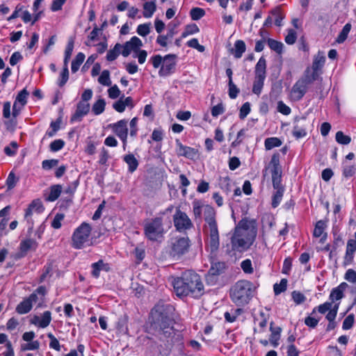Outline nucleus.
Returning a JSON list of instances; mask_svg holds the SVG:
<instances>
[{"mask_svg": "<svg viewBox=\"0 0 356 356\" xmlns=\"http://www.w3.org/2000/svg\"><path fill=\"white\" fill-rule=\"evenodd\" d=\"M172 285L177 296H191L199 298L204 293V287L200 276L191 270L183 272L173 278Z\"/></svg>", "mask_w": 356, "mask_h": 356, "instance_id": "f257e3e1", "label": "nucleus"}, {"mask_svg": "<svg viewBox=\"0 0 356 356\" xmlns=\"http://www.w3.org/2000/svg\"><path fill=\"white\" fill-rule=\"evenodd\" d=\"M151 328L161 339L168 340L176 334L173 326L175 321L166 307L156 305L151 311Z\"/></svg>", "mask_w": 356, "mask_h": 356, "instance_id": "f03ea898", "label": "nucleus"}, {"mask_svg": "<svg viewBox=\"0 0 356 356\" xmlns=\"http://www.w3.org/2000/svg\"><path fill=\"white\" fill-rule=\"evenodd\" d=\"M256 288L255 285L250 281L246 280H238L230 289V298L236 305L244 306L254 296Z\"/></svg>", "mask_w": 356, "mask_h": 356, "instance_id": "7ed1b4c3", "label": "nucleus"}, {"mask_svg": "<svg viewBox=\"0 0 356 356\" xmlns=\"http://www.w3.org/2000/svg\"><path fill=\"white\" fill-rule=\"evenodd\" d=\"M254 236H251L247 229L236 227L231 238L232 249L242 252L247 250L253 243Z\"/></svg>", "mask_w": 356, "mask_h": 356, "instance_id": "20e7f679", "label": "nucleus"}, {"mask_svg": "<svg viewBox=\"0 0 356 356\" xmlns=\"http://www.w3.org/2000/svg\"><path fill=\"white\" fill-rule=\"evenodd\" d=\"M310 69L307 68L304 76L298 80L293 86L290 97L293 101H300L305 95L307 91L308 86L312 83L315 80V74L309 75Z\"/></svg>", "mask_w": 356, "mask_h": 356, "instance_id": "39448f33", "label": "nucleus"}, {"mask_svg": "<svg viewBox=\"0 0 356 356\" xmlns=\"http://www.w3.org/2000/svg\"><path fill=\"white\" fill-rule=\"evenodd\" d=\"M164 233L162 216L152 218L144 225V234L149 241H156L163 238Z\"/></svg>", "mask_w": 356, "mask_h": 356, "instance_id": "423d86ee", "label": "nucleus"}, {"mask_svg": "<svg viewBox=\"0 0 356 356\" xmlns=\"http://www.w3.org/2000/svg\"><path fill=\"white\" fill-rule=\"evenodd\" d=\"M92 227L87 222H82L76 228L72 236V246L74 249H82L89 242Z\"/></svg>", "mask_w": 356, "mask_h": 356, "instance_id": "0eeeda50", "label": "nucleus"}, {"mask_svg": "<svg viewBox=\"0 0 356 356\" xmlns=\"http://www.w3.org/2000/svg\"><path fill=\"white\" fill-rule=\"evenodd\" d=\"M46 293V287L44 286H40L28 298H24L17 305L16 312L19 314H25L29 313L31 310L33 303H36L38 301V296H40V299L42 300Z\"/></svg>", "mask_w": 356, "mask_h": 356, "instance_id": "6e6552de", "label": "nucleus"}, {"mask_svg": "<svg viewBox=\"0 0 356 356\" xmlns=\"http://www.w3.org/2000/svg\"><path fill=\"white\" fill-rule=\"evenodd\" d=\"M204 216L205 220L204 232L207 236H219L217 222L216 220V211L211 206L204 207Z\"/></svg>", "mask_w": 356, "mask_h": 356, "instance_id": "1a4fd4ad", "label": "nucleus"}, {"mask_svg": "<svg viewBox=\"0 0 356 356\" xmlns=\"http://www.w3.org/2000/svg\"><path fill=\"white\" fill-rule=\"evenodd\" d=\"M173 222L176 230L179 232H186L193 227L190 218L185 212L181 211L179 208L176 209L173 216Z\"/></svg>", "mask_w": 356, "mask_h": 356, "instance_id": "9d476101", "label": "nucleus"}, {"mask_svg": "<svg viewBox=\"0 0 356 356\" xmlns=\"http://www.w3.org/2000/svg\"><path fill=\"white\" fill-rule=\"evenodd\" d=\"M190 241L188 237L175 238L171 243L170 255L174 258H179L186 253L190 246Z\"/></svg>", "mask_w": 356, "mask_h": 356, "instance_id": "9b49d317", "label": "nucleus"}, {"mask_svg": "<svg viewBox=\"0 0 356 356\" xmlns=\"http://www.w3.org/2000/svg\"><path fill=\"white\" fill-rule=\"evenodd\" d=\"M143 45V42L137 36H133L129 41H127L124 44H122V47L121 54L124 57L129 56L131 52L135 54L139 51Z\"/></svg>", "mask_w": 356, "mask_h": 356, "instance_id": "f8f14e48", "label": "nucleus"}, {"mask_svg": "<svg viewBox=\"0 0 356 356\" xmlns=\"http://www.w3.org/2000/svg\"><path fill=\"white\" fill-rule=\"evenodd\" d=\"M175 58V54H168L163 57V64L159 71L160 76H167L174 72L176 66Z\"/></svg>", "mask_w": 356, "mask_h": 356, "instance_id": "ddd939ff", "label": "nucleus"}, {"mask_svg": "<svg viewBox=\"0 0 356 356\" xmlns=\"http://www.w3.org/2000/svg\"><path fill=\"white\" fill-rule=\"evenodd\" d=\"M307 126L308 123L305 117L296 118L292 131L293 136L297 139L305 137Z\"/></svg>", "mask_w": 356, "mask_h": 356, "instance_id": "4468645a", "label": "nucleus"}, {"mask_svg": "<svg viewBox=\"0 0 356 356\" xmlns=\"http://www.w3.org/2000/svg\"><path fill=\"white\" fill-rule=\"evenodd\" d=\"M51 321V313L49 311H45L42 316H33L30 322L31 324L38 327H47Z\"/></svg>", "mask_w": 356, "mask_h": 356, "instance_id": "2eb2a0df", "label": "nucleus"}, {"mask_svg": "<svg viewBox=\"0 0 356 356\" xmlns=\"http://www.w3.org/2000/svg\"><path fill=\"white\" fill-rule=\"evenodd\" d=\"M355 252L356 241H353V238L349 239L347 241L346 253L343 257V266L350 265L353 262Z\"/></svg>", "mask_w": 356, "mask_h": 356, "instance_id": "dca6fc26", "label": "nucleus"}, {"mask_svg": "<svg viewBox=\"0 0 356 356\" xmlns=\"http://www.w3.org/2000/svg\"><path fill=\"white\" fill-rule=\"evenodd\" d=\"M325 63V56L323 51H319L318 54L314 56V60L312 63V72L310 71L309 75H316L315 80L318 79V70H320L324 65Z\"/></svg>", "mask_w": 356, "mask_h": 356, "instance_id": "f3484780", "label": "nucleus"}, {"mask_svg": "<svg viewBox=\"0 0 356 356\" xmlns=\"http://www.w3.org/2000/svg\"><path fill=\"white\" fill-rule=\"evenodd\" d=\"M346 282H341L339 286L332 289L329 296L330 302L334 304L336 301L341 300L344 297V292L348 289Z\"/></svg>", "mask_w": 356, "mask_h": 356, "instance_id": "a211bd4d", "label": "nucleus"}, {"mask_svg": "<svg viewBox=\"0 0 356 356\" xmlns=\"http://www.w3.org/2000/svg\"><path fill=\"white\" fill-rule=\"evenodd\" d=\"M90 111V104L87 102H79L75 113L71 117L72 122H80Z\"/></svg>", "mask_w": 356, "mask_h": 356, "instance_id": "6ab92c4d", "label": "nucleus"}, {"mask_svg": "<svg viewBox=\"0 0 356 356\" xmlns=\"http://www.w3.org/2000/svg\"><path fill=\"white\" fill-rule=\"evenodd\" d=\"M113 131L120 138H127V120H121L112 125Z\"/></svg>", "mask_w": 356, "mask_h": 356, "instance_id": "aec40b11", "label": "nucleus"}, {"mask_svg": "<svg viewBox=\"0 0 356 356\" xmlns=\"http://www.w3.org/2000/svg\"><path fill=\"white\" fill-rule=\"evenodd\" d=\"M176 145L177 152L179 156L192 159L196 154L194 148L184 145L179 140H176Z\"/></svg>", "mask_w": 356, "mask_h": 356, "instance_id": "412c9836", "label": "nucleus"}, {"mask_svg": "<svg viewBox=\"0 0 356 356\" xmlns=\"http://www.w3.org/2000/svg\"><path fill=\"white\" fill-rule=\"evenodd\" d=\"M91 268V274L95 278L99 277L100 271L108 272L111 270L110 265L108 263L104 262L102 259H99L98 261L92 264Z\"/></svg>", "mask_w": 356, "mask_h": 356, "instance_id": "4be33fe9", "label": "nucleus"}, {"mask_svg": "<svg viewBox=\"0 0 356 356\" xmlns=\"http://www.w3.org/2000/svg\"><path fill=\"white\" fill-rule=\"evenodd\" d=\"M38 247V243L33 238H26L19 243V251L22 257L25 256L29 250H35Z\"/></svg>", "mask_w": 356, "mask_h": 356, "instance_id": "5701e85b", "label": "nucleus"}, {"mask_svg": "<svg viewBox=\"0 0 356 356\" xmlns=\"http://www.w3.org/2000/svg\"><path fill=\"white\" fill-rule=\"evenodd\" d=\"M123 161L128 165V170L130 172H134L139 164L135 156L131 153L124 155Z\"/></svg>", "mask_w": 356, "mask_h": 356, "instance_id": "b1692460", "label": "nucleus"}, {"mask_svg": "<svg viewBox=\"0 0 356 356\" xmlns=\"http://www.w3.org/2000/svg\"><path fill=\"white\" fill-rule=\"evenodd\" d=\"M246 46L243 40H238L234 43V48L232 50L236 58L242 57L243 54L245 51Z\"/></svg>", "mask_w": 356, "mask_h": 356, "instance_id": "393cba45", "label": "nucleus"}, {"mask_svg": "<svg viewBox=\"0 0 356 356\" xmlns=\"http://www.w3.org/2000/svg\"><path fill=\"white\" fill-rule=\"evenodd\" d=\"M62 192V187L59 184L53 185L50 187V191L46 200L49 202H54L60 196Z\"/></svg>", "mask_w": 356, "mask_h": 356, "instance_id": "a878e982", "label": "nucleus"}, {"mask_svg": "<svg viewBox=\"0 0 356 356\" xmlns=\"http://www.w3.org/2000/svg\"><path fill=\"white\" fill-rule=\"evenodd\" d=\"M207 247L209 249L211 253H216L220 246V238L219 236H207Z\"/></svg>", "mask_w": 356, "mask_h": 356, "instance_id": "bb28decb", "label": "nucleus"}, {"mask_svg": "<svg viewBox=\"0 0 356 356\" xmlns=\"http://www.w3.org/2000/svg\"><path fill=\"white\" fill-rule=\"evenodd\" d=\"M225 268V263L224 262H215L212 263L211 266L209 270V275L211 276H217L223 273Z\"/></svg>", "mask_w": 356, "mask_h": 356, "instance_id": "cd10ccee", "label": "nucleus"}, {"mask_svg": "<svg viewBox=\"0 0 356 356\" xmlns=\"http://www.w3.org/2000/svg\"><path fill=\"white\" fill-rule=\"evenodd\" d=\"M270 330L271 332V334L269 339L270 342L274 347H277L278 346V341L280 338V332L282 330L280 327H273V323H271Z\"/></svg>", "mask_w": 356, "mask_h": 356, "instance_id": "c85d7f7f", "label": "nucleus"}, {"mask_svg": "<svg viewBox=\"0 0 356 356\" xmlns=\"http://www.w3.org/2000/svg\"><path fill=\"white\" fill-rule=\"evenodd\" d=\"M266 60L261 57L255 66V76L266 77Z\"/></svg>", "mask_w": 356, "mask_h": 356, "instance_id": "c756f323", "label": "nucleus"}, {"mask_svg": "<svg viewBox=\"0 0 356 356\" xmlns=\"http://www.w3.org/2000/svg\"><path fill=\"white\" fill-rule=\"evenodd\" d=\"M143 17L150 18L156 10L154 1H147L143 4Z\"/></svg>", "mask_w": 356, "mask_h": 356, "instance_id": "7c9ffc66", "label": "nucleus"}, {"mask_svg": "<svg viewBox=\"0 0 356 356\" xmlns=\"http://www.w3.org/2000/svg\"><path fill=\"white\" fill-rule=\"evenodd\" d=\"M122 44L120 43L115 44L114 47L108 51L106 54V59L108 61L115 60L118 56L121 54L122 50Z\"/></svg>", "mask_w": 356, "mask_h": 356, "instance_id": "2f4dec72", "label": "nucleus"}, {"mask_svg": "<svg viewBox=\"0 0 356 356\" xmlns=\"http://www.w3.org/2000/svg\"><path fill=\"white\" fill-rule=\"evenodd\" d=\"M219 185L220 188L226 193L229 194L233 187V183L229 177H221L220 179Z\"/></svg>", "mask_w": 356, "mask_h": 356, "instance_id": "473e14b6", "label": "nucleus"}, {"mask_svg": "<svg viewBox=\"0 0 356 356\" xmlns=\"http://www.w3.org/2000/svg\"><path fill=\"white\" fill-rule=\"evenodd\" d=\"M280 154L275 153L273 154L269 166L271 168V172H282V168L280 164Z\"/></svg>", "mask_w": 356, "mask_h": 356, "instance_id": "72a5a7b5", "label": "nucleus"}, {"mask_svg": "<svg viewBox=\"0 0 356 356\" xmlns=\"http://www.w3.org/2000/svg\"><path fill=\"white\" fill-rule=\"evenodd\" d=\"M282 144V140L277 137L267 138L264 141V146L266 150H270L274 147H280Z\"/></svg>", "mask_w": 356, "mask_h": 356, "instance_id": "f704fd0d", "label": "nucleus"}, {"mask_svg": "<svg viewBox=\"0 0 356 356\" xmlns=\"http://www.w3.org/2000/svg\"><path fill=\"white\" fill-rule=\"evenodd\" d=\"M327 227V221L320 220L316 222L315 228L314 229L313 235L316 238L321 236L324 232V230Z\"/></svg>", "mask_w": 356, "mask_h": 356, "instance_id": "c9c22d12", "label": "nucleus"}, {"mask_svg": "<svg viewBox=\"0 0 356 356\" xmlns=\"http://www.w3.org/2000/svg\"><path fill=\"white\" fill-rule=\"evenodd\" d=\"M85 54L79 52L76 54L75 58L72 62L71 70L73 73H75L79 69L80 65L83 63L85 59Z\"/></svg>", "mask_w": 356, "mask_h": 356, "instance_id": "e433bc0d", "label": "nucleus"}, {"mask_svg": "<svg viewBox=\"0 0 356 356\" xmlns=\"http://www.w3.org/2000/svg\"><path fill=\"white\" fill-rule=\"evenodd\" d=\"M243 310L241 309H232L230 312H226L224 314V317L226 321L233 323L236 320V318L241 314Z\"/></svg>", "mask_w": 356, "mask_h": 356, "instance_id": "4c0bfd02", "label": "nucleus"}, {"mask_svg": "<svg viewBox=\"0 0 356 356\" xmlns=\"http://www.w3.org/2000/svg\"><path fill=\"white\" fill-rule=\"evenodd\" d=\"M266 77L256 76L253 83L252 92L256 95H259L261 92L264 87V80Z\"/></svg>", "mask_w": 356, "mask_h": 356, "instance_id": "58836bf2", "label": "nucleus"}, {"mask_svg": "<svg viewBox=\"0 0 356 356\" xmlns=\"http://www.w3.org/2000/svg\"><path fill=\"white\" fill-rule=\"evenodd\" d=\"M276 191L274 193L272 197V207L276 208L280 204L284 192V188L275 189Z\"/></svg>", "mask_w": 356, "mask_h": 356, "instance_id": "ea45409f", "label": "nucleus"}, {"mask_svg": "<svg viewBox=\"0 0 356 356\" xmlns=\"http://www.w3.org/2000/svg\"><path fill=\"white\" fill-rule=\"evenodd\" d=\"M351 29V24L347 23L339 33V35L336 39V42L339 44L343 43L348 38V33Z\"/></svg>", "mask_w": 356, "mask_h": 356, "instance_id": "a19ab883", "label": "nucleus"}, {"mask_svg": "<svg viewBox=\"0 0 356 356\" xmlns=\"http://www.w3.org/2000/svg\"><path fill=\"white\" fill-rule=\"evenodd\" d=\"M105 106V100L104 99H99L92 105V111L96 115H100L104 111Z\"/></svg>", "mask_w": 356, "mask_h": 356, "instance_id": "79ce46f5", "label": "nucleus"}, {"mask_svg": "<svg viewBox=\"0 0 356 356\" xmlns=\"http://www.w3.org/2000/svg\"><path fill=\"white\" fill-rule=\"evenodd\" d=\"M270 14L275 17V24L277 26H281L282 25V21L284 18V15L282 13L281 8L280 6H277L273 8V10H270Z\"/></svg>", "mask_w": 356, "mask_h": 356, "instance_id": "37998d69", "label": "nucleus"}, {"mask_svg": "<svg viewBox=\"0 0 356 356\" xmlns=\"http://www.w3.org/2000/svg\"><path fill=\"white\" fill-rule=\"evenodd\" d=\"M3 124L8 131L14 133L17 125V117L12 116L10 118L6 119V120L3 122Z\"/></svg>", "mask_w": 356, "mask_h": 356, "instance_id": "c03bdc74", "label": "nucleus"}, {"mask_svg": "<svg viewBox=\"0 0 356 356\" xmlns=\"http://www.w3.org/2000/svg\"><path fill=\"white\" fill-rule=\"evenodd\" d=\"M29 95V92L27 91V90L24 88L17 94L14 102H17V104H20L22 106H24L27 103V97Z\"/></svg>", "mask_w": 356, "mask_h": 356, "instance_id": "a18cd8bd", "label": "nucleus"}, {"mask_svg": "<svg viewBox=\"0 0 356 356\" xmlns=\"http://www.w3.org/2000/svg\"><path fill=\"white\" fill-rule=\"evenodd\" d=\"M267 43L270 49L277 54L282 52L283 44L271 38L267 40Z\"/></svg>", "mask_w": 356, "mask_h": 356, "instance_id": "49530a36", "label": "nucleus"}, {"mask_svg": "<svg viewBox=\"0 0 356 356\" xmlns=\"http://www.w3.org/2000/svg\"><path fill=\"white\" fill-rule=\"evenodd\" d=\"M332 302L327 301L323 304L318 305L313 309L312 314H314L316 312H318L320 314H324L327 312H330L332 307Z\"/></svg>", "mask_w": 356, "mask_h": 356, "instance_id": "de8ad7c7", "label": "nucleus"}, {"mask_svg": "<svg viewBox=\"0 0 356 356\" xmlns=\"http://www.w3.org/2000/svg\"><path fill=\"white\" fill-rule=\"evenodd\" d=\"M200 31V29L195 24H191L186 26L184 31L181 33V38H186L190 35L197 33Z\"/></svg>", "mask_w": 356, "mask_h": 356, "instance_id": "09e8293b", "label": "nucleus"}, {"mask_svg": "<svg viewBox=\"0 0 356 356\" xmlns=\"http://www.w3.org/2000/svg\"><path fill=\"white\" fill-rule=\"evenodd\" d=\"M282 172H271L272 182L274 189L284 188L282 185Z\"/></svg>", "mask_w": 356, "mask_h": 356, "instance_id": "8fccbe9b", "label": "nucleus"}, {"mask_svg": "<svg viewBox=\"0 0 356 356\" xmlns=\"http://www.w3.org/2000/svg\"><path fill=\"white\" fill-rule=\"evenodd\" d=\"M151 31V23H145L139 24L137 26L136 32L137 33L142 36V37H146Z\"/></svg>", "mask_w": 356, "mask_h": 356, "instance_id": "3c124183", "label": "nucleus"}, {"mask_svg": "<svg viewBox=\"0 0 356 356\" xmlns=\"http://www.w3.org/2000/svg\"><path fill=\"white\" fill-rule=\"evenodd\" d=\"M205 15V11L201 8H193L190 11V16L193 20L197 21Z\"/></svg>", "mask_w": 356, "mask_h": 356, "instance_id": "603ef678", "label": "nucleus"}, {"mask_svg": "<svg viewBox=\"0 0 356 356\" xmlns=\"http://www.w3.org/2000/svg\"><path fill=\"white\" fill-rule=\"evenodd\" d=\"M335 139L341 145H348L351 142V138L349 136L345 135L341 131L336 133Z\"/></svg>", "mask_w": 356, "mask_h": 356, "instance_id": "864d4df0", "label": "nucleus"}, {"mask_svg": "<svg viewBox=\"0 0 356 356\" xmlns=\"http://www.w3.org/2000/svg\"><path fill=\"white\" fill-rule=\"evenodd\" d=\"M356 172V167L355 165H346L345 162L343 163V175L346 178L353 177Z\"/></svg>", "mask_w": 356, "mask_h": 356, "instance_id": "5fc2aeb1", "label": "nucleus"}, {"mask_svg": "<svg viewBox=\"0 0 356 356\" xmlns=\"http://www.w3.org/2000/svg\"><path fill=\"white\" fill-rule=\"evenodd\" d=\"M98 82L103 86H111V81L110 79V72L108 70L102 71V74L98 78Z\"/></svg>", "mask_w": 356, "mask_h": 356, "instance_id": "6e6d98bb", "label": "nucleus"}, {"mask_svg": "<svg viewBox=\"0 0 356 356\" xmlns=\"http://www.w3.org/2000/svg\"><path fill=\"white\" fill-rule=\"evenodd\" d=\"M40 348V342L38 340L28 341L26 343H24L21 345L22 350H35L39 349Z\"/></svg>", "mask_w": 356, "mask_h": 356, "instance_id": "4d7b16f0", "label": "nucleus"}, {"mask_svg": "<svg viewBox=\"0 0 356 356\" xmlns=\"http://www.w3.org/2000/svg\"><path fill=\"white\" fill-rule=\"evenodd\" d=\"M287 280L282 279L279 284L276 283L273 286V290L275 295L280 294L286 289Z\"/></svg>", "mask_w": 356, "mask_h": 356, "instance_id": "13d9d810", "label": "nucleus"}, {"mask_svg": "<svg viewBox=\"0 0 356 356\" xmlns=\"http://www.w3.org/2000/svg\"><path fill=\"white\" fill-rule=\"evenodd\" d=\"M19 179L13 172H10L6 179V186L8 190L13 189L17 184Z\"/></svg>", "mask_w": 356, "mask_h": 356, "instance_id": "bf43d9fd", "label": "nucleus"}, {"mask_svg": "<svg viewBox=\"0 0 356 356\" xmlns=\"http://www.w3.org/2000/svg\"><path fill=\"white\" fill-rule=\"evenodd\" d=\"M65 141L62 139H56L51 142L49 145L50 150L53 152H58L63 148Z\"/></svg>", "mask_w": 356, "mask_h": 356, "instance_id": "052dcab7", "label": "nucleus"}, {"mask_svg": "<svg viewBox=\"0 0 356 356\" xmlns=\"http://www.w3.org/2000/svg\"><path fill=\"white\" fill-rule=\"evenodd\" d=\"M241 268L246 274H252L254 271L252 261L249 259H246L241 263Z\"/></svg>", "mask_w": 356, "mask_h": 356, "instance_id": "680f3d73", "label": "nucleus"}, {"mask_svg": "<svg viewBox=\"0 0 356 356\" xmlns=\"http://www.w3.org/2000/svg\"><path fill=\"white\" fill-rule=\"evenodd\" d=\"M354 322L355 315L353 314H350L348 316H347L343 322V330H347L350 329L353 326Z\"/></svg>", "mask_w": 356, "mask_h": 356, "instance_id": "e2e57ef3", "label": "nucleus"}, {"mask_svg": "<svg viewBox=\"0 0 356 356\" xmlns=\"http://www.w3.org/2000/svg\"><path fill=\"white\" fill-rule=\"evenodd\" d=\"M64 218L65 215L63 213H56L51 222V227L56 229H60L62 225L61 222L63 220Z\"/></svg>", "mask_w": 356, "mask_h": 356, "instance_id": "0e129e2a", "label": "nucleus"}, {"mask_svg": "<svg viewBox=\"0 0 356 356\" xmlns=\"http://www.w3.org/2000/svg\"><path fill=\"white\" fill-rule=\"evenodd\" d=\"M59 161L58 159H48L44 160L42 162V168L44 170H49L58 165Z\"/></svg>", "mask_w": 356, "mask_h": 356, "instance_id": "69168bd1", "label": "nucleus"}, {"mask_svg": "<svg viewBox=\"0 0 356 356\" xmlns=\"http://www.w3.org/2000/svg\"><path fill=\"white\" fill-rule=\"evenodd\" d=\"M250 104L247 102L244 103L240 108L239 118L241 120L245 119L247 115L250 113Z\"/></svg>", "mask_w": 356, "mask_h": 356, "instance_id": "338daca9", "label": "nucleus"}, {"mask_svg": "<svg viewBox=\"0 0 356 356\" xmlns=\"http://www.w3.org/2000/svg\"><path fill=\"white\" fill-rule=\"evenodd\" d=\"M344 279L348 282L356 284V271L353 269H348L344 275Z\"/></svg>", "mask_w": 356, "mask_h": 356, "instance_id": "774afa93", "label": "nucleus"}]
</instances>
